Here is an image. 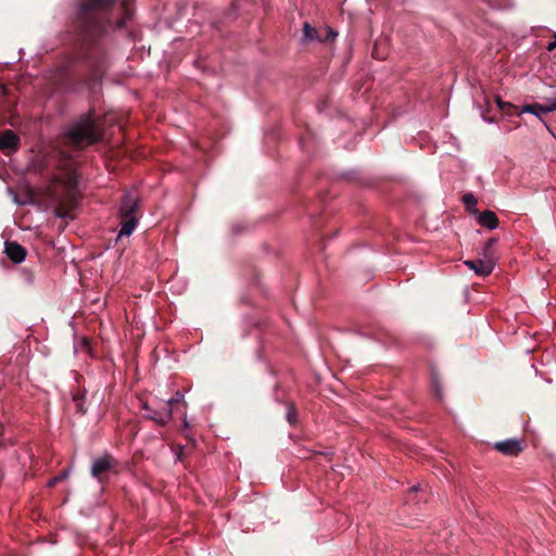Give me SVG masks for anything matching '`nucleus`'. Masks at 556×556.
I'll return each mask as SVG.
<instances>
[{
    "label": "nucleus",
    "mask_w": 556,
    "mask_h": 556,
    "mask_svg": "<svg viewBox=\"0 0 556 556\" xmlns=\"http://www.w3.org/2000/svg\"><path fill=\"white\" fill-rule=\"evenodd\" d=\"M525 113L532 114L536 116L540 121L543 122V115L547 113L545 104H541L539 102H533L530 104L523 105L521 109L518 108L516 115L520 116Z\"/></svg>",
    "instance_id": "obj_11"
},
{
    "label": "nucleus",
    "mask_w": 556,
    "mask_h": 556,
    "mask_svg": "<svg viewBox=\"0 0 556 556\" xmlns=\"http://www.w3.org/2000/svg\"><path fill=\"white\" fill-rule=\"evenodd\" d=\"M278 389H279V384H276L275 386V392H277Z\"/></svg>",
    "instance_id": "obj_29"
},
{
    "label": "nucleus",
    "mask_w": 556,
    "mask_h": 556,
    "mask_svg": "<svg viewBox=\"0 0 556 556\" xmlns=\"http://www.w3.org/2000/svg\"><path fill=\"white\" fill-rule=\"evenodd\" d=\"M303 37L305 40H314L318 38L317 29L309 25L308 23H304L303 26Z\"/></svg>",
    "instance_id": "obj_18"
},
{
    "label": "nucleus",
    "mask_w": 556,
    "mask_h": 556,
    "mask_svg": "<svg viewBox=\"0 0 556 556\" xmlns=\"http://www.w3.org/2000/svg\"><path fill=\"white\" fill-rule=\"evenodd\" d=\"M494 448L506 456H517L523 450L522 441L517 438L495 442Z\"/></svg>",
    "instance_id": "obj_7"
},
{
    "label": "nucleus",
    "mask_w": 556,
    "mask_h": 556,
    "mask_svg": "<svg viewBox=\"0 0 556 556\" xmlns=\"http://www.w3.org/2000/svg\"><path fill=\"white\" fill-rule=\"evenodd\" d=\"M131 0H83L75 13L74 25L83 41V58L96 75L105 70L108 37L126 30L132 18Z\"/></svg>",
    "instance_id": "obj_1"
},
{
    "label": "nucleus",
    "mask_w": 556,
    "mask_h": 556,
    "mask_svg": "<svg viewBox=\"0 0 556 556\" xmlns=\"http://www.w3.org/2000/svg\"><path fill=\"white\" fill-rule=\"evenodd\" d=\"M184 393L181 391H177L170 399L164 402V405H168L173 409V405L176 403H185L184 401Z\"/></svg>",
    "instance_id": "obj_20"
},
{
    "label": "nucleus",
    "mask_w": 556,
    "mask_h": 556,
    "mask_svg": "<svg viewBox=\"0 0 556 556\" xmlns=\"http://www.w3.org/2000/svg\"><path fill=\"white\" fill-rule=\"evenodd\" d=\"M115 463V459L109 453H104L102 456L94 458L90 468L91 477L102 483V476L110 471Z\"/></svg>",
    "instance_id": "obj_4"
},
{
    "label": "nucleus",
    "mask_w": 556,
    "mask_h": 556,
    "mask_svg": "<svg viewBox=\"0 0 556 556\" xmlns=\"http://www.w3.org/2000/svg\"><path fill=\"white\" fill-rule=\"evenodd\" d=\"M462 202L464 203L469 215H476L479 212L477 210L478 200L473 193H465L463 195Z\"/></svg>",
    "instance_id": "obj_13"
},
{
    "label": "nucleus",
    "mask_w": 556,
    "mask_h": 556,
    "mask_svg": "<svg viewBox=\"0 0 556 556\" xmlns=\"http://www.w3.org/2000/svg\"><path fill=\"white\" fill-rule=\"evenodd\" d=\"M287 412H286V419L289 425L293 426L296 422L298 413L296 408L292 403H287Z\"/></svg>",
    "instance_id": "obj_17"
},
{
    "label": "nucleus",
    "mask_w": 556,
    "mask_h": 556,
    "mask_svg": "<svg viewBox=\"0 0 556 556\" xmlns=\"http://www.w3.org/2000/svg\"><path fill=\"white\" fill-rule=\"evenodd\" d=\"M300 146H301L302 150H306V147H305V143H304L303 139L300 140Z\"/></svg>",
    "instance_id": "obj_27"
},
{
    "label": "nucleus",
    "mask_w": 556,
    "mask_h": 556,
    "mask_svg": "<svg viewBox=\"0 0 556 556\" xmlns=\"http://www.w3.org/2000/svg\"><path fill=\"white\" fill-rule=\"evenodd\" d=\"M20 137L11 129L0 132V149L16 151L18 149Z\"/></svg>",
    "instance_id": "obj_10"
},
{
    "label": "nucleus",
    "mask_w": 556,
    "mask_h": 556,
    "mask_svg": "<svg viewBox=\"0 0 556 556\" xmlns=\"http://www.w3.org/2000/svg\"><path fill=\"white\" fill-rule=\"evenodd\" d=\"M545 108L547 113L556 111V97L553 99H547L545 103Z\"/></svg>",
    "instance_id": "obj_22"
},
{
    "label": "nucleus",
    "mask_w": 556,
    "mask_h": 556,
    "mask_svg": "<svg viewBox=\"0 0 556 556\" xmlns=\"http://www.w3.org/2000/svg\"><path fill=\"white\" fill-rule=\"evenodd\" d=\"M497 241H498L497 238L492 237L484 243L483 257H485L488 260L490 258L495 262L496 253L494 251V245L497 243Z\"/></svg>",
    "instance_id": "obj_14"
},
{
    "label": "nucleus",
    "mask_w": 556,
    "mask_h": 556,
    "mask_svg": "<svg viewBox=\"0 0 556 556\" xmlns=\"http://www.w3.org/2000/svg\"><path fill=\"white\" fill-rule=\"evenodd\" d=\"M252 325H253L254 327H257L258 323H257V321H253V323H252Z\"/></svg>",
    "instance_id": "obj_28"
},
{
    "label": "nucleus",
    "mask_w": 556,
    "mask_h": 556,
    "mask_svg": "<svg viewBox=\"0 0 556 556\" xmlns=\"http://www.w3.org/2000/svg\"><path fill=\"white\" fill-rule=\"evenodd\" d=\"M496 104L500 111L507 115H516V112L518 111V106L514 105L510 102L503 101L501 97H496Z\"/></svg>",
    "instance_id": "obj_15"
},
{
    "label": "nucleus",
    "mask_w": 556,
    "mask_h": 556,
    "mask_svg": "<svg viewBox=\"0 0 556 556\" xmlns=\"http://www.w3.org/2000/svg\"><path fill=\"white\" fill-rule=\"evenodd\" d=\"M328 34H329V36H330L331 38H336V37L338 36V33H337V31H334V30H333V29H331V28H329V33H328Z\"/></svg>",
    "instance_id": "obj_26"
},
{
    "label": "nucleus",
    "mask_w": 556,
    "mask_h": 556,
    "mask_svg": "<svg viewBox=\"0 0 556 556\" xmlns=\"http://www.w3.org/2000/svg\"><path fill=\"white\" fill-rule=\"evenodd\" d=\"M477 223L489 230H494L498 227V218L496 214L491 210L478 212L476 215Z\"/></svg>",
    "instance_id": "obj_9"
},
{
    "label": "nucleus",
    "mask_w": 556,
    "mask_h": 556,
    "mask_svg": "<svg viewBox=\"0 0 556 556\" xmlns=\"http://www.w3.org/2000/svg\"><path fill=\"white\" fill-rule=\"evenodd\" d=\"M64 135L74 146H91L100 142L102 134L98 130L93 110L74 119L64 129Z\"/></svg>",
    "instance_id": "obj_2"
},
{
    "label": "nucleus",
    "mask_w": 556,
    "mask_h": 556,
    "mask_svg": "<svg viewBox=\"0 0 556 556\" xmlns=\"http://www.w3.org/2000/svg\"><path fill=\"white\" fill-rule=\"evenodd\" d=\"M417 489H418V486H416V485L412 488L413 491H416Z\"/></svg>",
    "instance_id": "obj_30"
},
{
    "label": "nucleus",
    "mask_w": 556,
    "mask_h": 556,
    "mask_svg": "<svg viewBox=\"0 0 556 556\" xmlns=\"http://www.w3.org/2000/svg\"><path fill=\"white\" fill-rule=\"evenodd\" d=\"M432 389L438 400H441L443 396L442 387L440 384L439 378L433 375L432 378Z\"/></svg>",
    "instance_id": "obj_21"
},
{
    "label": "nucleus",
    "mask_w": 556,
    "mask_h": 556,
    "mask_svg": "<svg viewBox=\"0 0 556 556\" xmlns=\"http://www.w3.org/2000/svg\"><path fill=\"white\" fill-rule=\"evenodd\" d=\"M464 264L469 269H471L476 275L482 276V277L489 276L495 267V262L490 258L488 260L485 257L477 258V260H468V261H465Z\"/></svg>",
    "instance_id": "obj_6"
},
{
    "label": "nucleus",
    "mask_w": 556,
    "mask_h": 556,
    "mask_svg": "<svg viewBox=\"0 0 556 556\" xmlns=\"http://www.w3.org/2000/svg\"><path fill=\"white\" fill-rule=\"evenodd\" d=\"M86 395V390H81L72 394V400L75 403L76 412L80 415H85L87 413V407L85 406Z\"/></svg>",
    "instance_id": "obj_12"
},
{
    "label": "nucleus",
    "mask_w": 556,
    "mask_h": 556,
    "mask_svg": "<svg viewBox=\"0 0 556 556\" xmlns=\"http://www.w3.org/2000/svg\"><path fill=\"white\" fill-rule=\"evenodd\" d=\"M556 48V33L554 34V40L547 45V50L553 51Z\"/></svg>",
    "instance_id": "obj_24"
},
{
    "label": "nucleus",
    "mask_w": 556,
    "mask_h": 556,
    "mask_svg": "<svg viewBox=\"0 0 556 556\" xmlns=\"http://www.w3.org/2000/svg\"><path fill=\"white\" fill-rule=\"evenodd\" d=\"M8 192H9V194L11 195L12 201H13L17 206H25V205H28V204H31V203H33V200H31V198H30V197H28V195H27V197H25L24 199H22V198H20V197L17 195V193H16L13 189H11V188H9V189H8Z\"/></svg>",
    "instance_id": "obj_16"
},
{
    "label": "nucleus",
    "mask_w": 556,
    "mask_h": 556,
    "mask_svg": "<svg viewBox=\"0 0 556 556\" xmlns=\"http://www.w3.org/2000/svg\"><path fill=\"white\" fill-rule=\"evenodd\" d=\"M142 408L146 410L144 417L153 420L160 426H165L169 422L173 416V409L168 405H164L160 408H153L148 403L142 405Z\"/></svg>",
    "instance_id": "obj_5"
},
{
    "label": "nucleus",
    "mask_w": 556,
    "mask_h": 556,
    "mask_svg": "<svg viewBox=\"0 0 556 556\" xmlns=\"http://www.w3.org/2000/svg\"><path fill=\"white\" fill-rule=\"evenodd\" d=\"M4 253L14 264H21L25 261L27 251L16 241H7L4 244Z\"/></svg>",
    "instance_id": "obj_8"
},
{
    "label": "nucleus",
    "mask_w": 556,
    "mask_h": 556,
    "mask_svg": "<svg viewBox=\"0 0 556 556\" xmlns=\"http://www.w3.org/2000/svg\"><path fill=\"white\" fill-rule=\"evenodd\" d=\"M70 473H71V470H70V469H64V470H62L58 476H55V477L51 478V479L47 482V485H48L49 488L54 486L58 482H60V481H63V480L67 479V478H68V476H70Z\"/></svg>",
    "instance_id": "obj_19"
},
{
    "label": "nucleus",
    "mask_w": 556,
    "mask_h": 556,
    "mask_svg": "<svg viewBox=\"0 0 556 556\" xmlns=\"http://www.w3.org/2000/svg\"><path fill=\"white\" fill-rule=\"evenodd\" d=\"M481 118L484 122H486L488 124H494L495 123V118L494 117L488 116L483 112L481 113Z\"/></svg>",
    "instance_id": "obj_23"
},
{
    "label": "nucleus",
    "mask_w": 556,
    "mask_h": 556,
    "mask_svg": "<svg viewBox=\"0 0 556 556\" xmlns=\"http://www.w3.org/2000/svg\"><path fill=\"white\" fill-rule=\"evenodd\" d=\"M54 216L58 217V218H65L66 213L62 212L61 210H56L54 212Z\"/></svg>",
    "instance_id": "obj_25"
},
{
    "label": "nucleus",
    "mask_w": 556,
    "mask_h": 556,
    "mask_svg": "<svg viewBox=\"0 0 556 556\" xmlns=\"http://www.w3.org/2000/svg\"><path fill=\"white\" fill-rule=\"evenodd\" d=\"M140 197L136 190H126L123 193L118 206V217L121 220V229L117 238L129 237L139 225L140 216L138 215Z\"/></svg>",
    "instance_id": "obj_3"
}]
</instances>
